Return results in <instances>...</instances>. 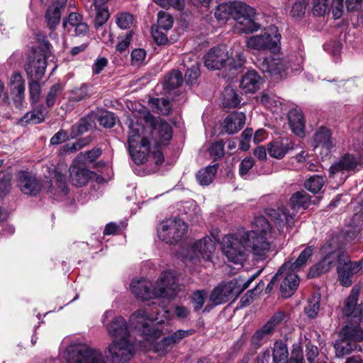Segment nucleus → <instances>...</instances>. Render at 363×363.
Segmentation results:
<instances>
[{
  "label": "nucleus",
  "instance_id": "nucleus-42",
  "mask_svg": "<svg viewBox=\"0 0 363 363\" xmlns=\"http://www.w3.org/2000/svg\"><path fill=\"white\" fill-rule=\"evenodd\" d=\"M261 103L272 111H277L281 106V102L277 96L272 94L263 92L260 97Z\"/></svg>",
  "mask_w": 363,
  "mask_h": 363
},
{
  "label": "nucleus",
  "instance_id": "nucleus-14",
  "mask_svg": "<svg viewBox=\"0 0 363 363\" xmlns=\"http://www.w3.org/2000/svg\"><path fill=\"white\" fill-rule=\"evenodd\" d=\"M353 330L350 329V325H346L339 333L340 339L334 344L335 355L337 357H343L348 355L357 348V342L354 337Z\"/></svg>",
  "mask_w": 363,
  "mask_h": 363
},
{
  "label": "nucleus",
  "instance_id": "nucleus-9",
  "mask_svg": "<svg viewBox=\"0 0 363 363\" xmlns=\"http://www.w3.org/2000/svg\"><path fill=\"white\" fill-rule=\"evenodd\" d=\"M281 35L278 33L277 28L272 26L264 30L260 35L250 37L246 42L248 48L264 50H276L280 43Z\"/></svg>",
  "mask_w": 363,
  "mask_h": 363
},
{
  "label": "nucleus",
  "instance_id": "nucleus-63",
  "mask_svg": "<svg viewBox=\"0 0 363 363\" xmlns=\"http://www.w3.org/2000/svg\"><path fill=\"white\" fill-rule=\"evenodd\" d=\"M193 334L192 330H178L171 335L168 336L174 346L180 342V341Z\"/></svg>",
  "mask_w": 363,
  "mask_h": 363
},
{
  "label": "nucleus",
  "instance_id": "nucleus-23",
  "mask_svg": "<svg viewBox=\"0 0 363 363\" xmlns=\"http://www.w3.org/2000/svg\"><path fill=\"white\" fill-rule=\"evenodd\" d=\"M296 148L294 143L288 139L276 140L267 145L269 155L276 159H281L290 150Z\"/></svg>",
  "mask_w": 363,
  "mask_h": 363
},
{
  "label": "nucleus",
  "instance_id": "nucleus-20",
  "mask_svg": "<svg viewBox=\"0 0 363 363\" xmlns=\"http://www.w3.org/2000/svg\"><path fill=\"white\" fill-rule=\"evenodd\" d=\"M46 67L47 62L45 55L41 52H35L29 57L26 70L31 78L39 80L43 77Z\"/></svg>",
  "mask_w": 363,
  "mask_h": 363
},
{
  "label": "nucleus",
  "instance_id": "nucleus-5",
  "mask_svg": "<svg viewBox=\"0 0 363 363\" xmlns=\"http://www.w3.org/2000/svg\"><path fill=\"white\" fill-rule=\"evenodd\" d=\"M66 363H106L101 351L82 344H72L62 352Z\"/></svg>",
  "mask_w": 363,
  "mask_h": 363
},
{
  "label": "nucleus",
  "instance_id": "nucleus-38",
  "mask_svg": "<svg viewBox=\"0 0 363 363\" xmlns=\"http://www.w3.org/2000/svg\"><path fill=\"white\" fill-rule=\"evenodd\" d=\"M52 6H50L45 15V19L48 26L50 30H55L60 23V8L62 6L55 4V1H51Z\"/></svg>",
  "mask_w": 363,
  "mask_h": 363
},
{
  "label": "nucleus",
  "instance_id": "nucleus-45",
  "mask_svg": "<svg viewBox=\"0 0 363 363\" xmlns=\"http://www.w3.org/2000/svg\"><path fill=\"white\" fill-rule=\"evenodd\" d=\"M90 126L91 123L89 118H81L76 124L72 126L70 132L71 138H75L78 135L83 134L88 130Z\"/></svg>",
  "mask_w": 363,
  "mask_h": 363
},
{
  "label": "nucleus",
  "instance_id": "nucleus-25",
  "mask_svg": "<svg viewBox=\"0 0 363 363\" xmlns=\"http://www.w3.org/2000/svg\"><path fill=\"white\" fill-rule=\"evenodd\" d=\"M152 284L147 280H133L130 284V290L135 296L142 301H147L154 298L155 296V286L152 289H150Z\"/></svg>",
  "mask_w": 363,
  "mask_h": 363
},
{
  "label": "nucleus",
  "instance_id": "nucleus-64",
  "mask_svg": "<svg viewBox=\"0 0 363 363\" xmlns=\"http://www.w3.org/2000/svg\"><path fill=\"white\" fill-rule=\"evenodd\" d=\"M254 164L255 161L252 157H247L244 158L240 164L239 172L240 175H246L250 169L252 168Z\"/></svg>",
  "mask_w": 363,
  "mask_h": 363
},
{
  "label": "nucleus",
  "instance_id": "nucleus-46",
  "mask_svg": "<svg viewBox=\"0 0 363 363\" xmlns=\"http://www.w3.org/2000/svg\"><path fill=\"white\" fill-rule=\"evenodd\" d=\"M150 103L153 108L164 116L169 115L172 111L170 102L165 99H153Z\"/></svg>",
  "mask_w": 363,
  "mask_h": 363
},
{
  "label": "nucleus",
  "instance_id": "nucleus-55",
  "mask_svg": "<svg viewBox=\"0 0 363 363\" xmlns=\"http://www.w3.org/2000/svg\"><path fill=\"white\" fill-rule=\"evenodd\" d=\"M82 22V17L77 13H71L67 19L63 21V26L67 29L68 31L72 32V29L78 24Z\"/></svg>",
  "mask_w": 363,
  "mask_h": 363
},
{
  "label": "nucleus",
  "instance_id": "nucleus-52",
  "mask_svg": "<svg viewBox=\"0 0 363 363\" xmlns=\"http://www.w3.org/2000/svg\"><path fill=\"white\" fill-rule=\"evenodd\" d=\"M157 17L158 29L167 30L172 27L173 18L171 15L164 11H160L157 14Z\"/></svg>",
  "mask_w": 363,
  "mask_h": 363
},
{
  "label": "nucleus",
  "instance_id": "nucleus-37",
  "mask_svg": "<svg viewBox=\"0 0 363 363\" xmlns=\"http://www.w3.org/2000/svg\"><path fill=\"white\" fill-rule=\"evenodd\" d=\"M217 167V164H213L199 170L196 174V179L198 182L203 186L210 184L213 182L216 174Z\"/></svg>",
  "mask_w": 363,
  "mask_h": 363
},
{
  "label": "nucleus",
  "instance_id": "nucleus-53",
  "mask_svg": "<svg viewBox=\"0 0 363 363\" xmlns=\"http://www.w3.org/2000/svg\"><path fill=\"white\" fill-rule=\"evenodd\" d=\"M200 75L199 65L195 62L190 68H188L185 73V82L189 84L196 82Z\"/></svg>",
  "mask_w": 363,
  "mask_h": 363
},
{
  "label": "nucleus",
  "instance_id": "nucleus-22",
  "mask_svg": "<svg viewBox=\"0 0 363 363\" xmlns=\"http://www.w3.org/2000/svg\"><path fill=\"white\" fill-rule=\"evenodd\" d=\"M282 279L280 284V291L284 298L291 296L298 289L299 278L292 269L284 270L283 274L279 277Z\"/></svg>",
  "mask_w": 363,
  "mask_h": 363
},
{
  "label": "nucleus",
  "instance_id": "nucleus-50",
  "mask_svg": "<svg viewBox=\"0 0 363 363\" xmlns=\"http://www.w3.org/2000/svg\"><path fill=\"white\" fill-rule=\"evenodd\" d=\"M320 308V296L318 294L313 295L308 301V305L305 308L306 314L310 318H315L318 314Z\"/></svg>",
  "mask_w": 363,
  "mask_h": 363
},
{
  "label": "nucleus",
  "instance_id": "nucleus-47",
  "mask_svg": "<svg viewBox=\"0 0 363 363\" xmlns=\"http://www.w3.org/2000/svg\"><path fill=\"white\" fill-rule=\"evenodd\" d=\"M324 183L325 181L323 177L315 175L307 179L304 183V186L308 191L313 193H317L323 186Z\"/></svg>",
  "mask_w": 363,
  "mask_h": 363
},
{
  "label": "nucleus",
  "instance_id": "nucleus-36",
  "mask_svg": "<svg viewBox=\"0 0 363 363\" xmlns=\"http://www.w3.org/2000/svg\"><path fill=\"white\" fill-rule=\"evenodd\" d=\"M245 62V57L243 56L242 49L239 45H234L229 53V60L227 64L232 69L241 67Z\"/></svg>",
  "mask_w": 363,
  "mask_h": 363
},
{
  "label": "nucleus",
  "instance_id": "nucleus-61",
  "mask_svg": "<svg viewBox=\"0 0 363 363\" xmlns=\"http://www.w3.org/2000/svg\"><path fill=\"white\" fill-rule=\"evenodd\" d=\"M89 96L88 86L85 84L82 85L80 87L74 89L72 91V100L74 101H79L85 99Z\"/></svg>",
  "mask_w": 363,
  "mask_h": 363
},
{
  "label": "nucleus",
  "instance_id": "nucleus-28",
  "mask_svg": "<svg viewBox=\"0 0 363 363\" xmlns=\"http://www.w3.org/2000/svg\"><path fill=\"white\" fill-rule=\"evenodd\" d=\"M235 284L233 282L220 284L216 287L210 295V301L215 305L227 302L234 293Z\"/></svg>",
  "mask_w": 363,
  "mask_h": 363
},
{
  "label": "nucleus",
  "instance_id": "nucleus-17",
  "mask_svg": "<svg viewBox=\"0 0 363 363\" xmlns=\"http://www.w3.org/2000/svg\"><path fill=\"white\" fill-rule=\"evenodd\" d=\"M286 319L287 315L284 311H277L261 328L254 333L251 339L252 343L258 344L260 341L272 335L276 328L285 322Z\"/></svg>",
  "mask_w": 363,
  "mask_h": 363
},
{
  "label": "nucleus",
  "instance_id": "nucleus-40",
  "mask_svg": "<svg viewBox=\"0 0 363 363\" xmlns=\"http://www.w3.org/2000/svg\"><path fill=\"white\" fill-rule=\"evenodd\" d=\"M183 82L182 74L178 70L172 72L165 79L164 89L169 91L179 87Z\"/></svg>",
  "mask_w": 363,
  "mask_h": 363
},
{
  "label": "nucleus",
  "instance_id": "nucleus-24",
  "mask_svg": "<svg viewBox=\"0 0 363 363\" xmlns=\"http://www.w3.org/2000/svg\"><path fill=\"white\" fill-rule=\"evenodd\" d=\"M106 331L113 339L130 338L125 320L122 316L116 317L106 326Z\"/></svg>",
  "mask_w": 363,
  "mask_h": 363
},
{
  "label": "nucleus",
  "instance_id": "nucleus-48",
  "mask_svg": "<svg viewBox=\"0 0 363 363\" xmlns=\"http://www.w3.org/2000/svg\"><path fill=\"white\" fill-rule=\"evenodd\" d=\"M134 18L132 14L127 12L118 13L116 16V23L121 29H128L133 24Z\"/></svg>",
  "mask_w": 363,
  "mask_h": 363
},
{
  "label": "nucleus",
  "instance_id": "nucleus-39",
  "mask_svg": "<svg viewBox=\"0 0 363 363\" xmlns=\"http://www.w3.org/2000/svg\"><path fill=\"white\" fill-rule=\"evenodd\" d=\"M288 356L286 345L281 341L275 342L272 350L273 363H284L287 360Z\"/></svg>",
  "mask_w": 363,
  "mask_h": 363
},
{
  "label": "nucleus",
  "instance_id": "nucleus-33",
  "mask_svg": "<svg viewBox=\"0 0 363 363\" xmlns=\"http://www.w3.org/2000/svg\"><path fill=\"white\" fill-rule=\"evenodd\" d=\"M288 120L292 132L298 136L304 135L305 119L298 109H292L288 113Z\"/></svg>",
  "mask_w": 363,
  "mask_h": 363
},
{
  "label": "nucleus",
  "instance_id": "nucleus-2",
  "mask_svg": "<svg viewBox=\"0 0 363 363\" xmlns=\"http://www.w3.org/2000/svg\"><path fill=\"white\" fill-rule=\"evenodd\" d=\"M252 227V230L246 231L247 247L255 259H266L275 250L273 240L277 238V232L263 216L256 217Z\"/></svg>",
  "mask_w": 363,
  "mask_h": 363
},
{
  "label": "nucleus",
  "instance_id": "nucleus-51",
  "mask_svg": "<svg viewBox=\"0 0 363 363\" xmlns=\"http://www.w3.org/2000/svg\"><path fill=\"white\" fill-rule=\"evenodd\" d=\"M313 13L318 16H323L329 11L330 0H312Z\"/></svg>",
  "mask_w": 363,
  "mask_h": 363
},
{
  "label": "nucleus",
  "instance_id": "nucleus-43",
  "mask_svg": "<svg viewBox=\"0 0 363 363\" xmlns=\"http://www.w3.org/2000/svg\"><path fill=\"white\" fill-rule=\"evenodd\" d=\"M240 103L235 91L231 87H226L223 94V104L225 107L234 108Z\"/></svg>",
  "mask_w": 363,
  "mask_h": 363
},
{
  "label": "nucleus",
  "instance_id": "nucleus-8",
  "mask_svg": "<svg viewBox=\"0 0 363 363\" xmlns=\"http://www.w3.org/2000/svg\"><path fill=\"white\" fill-rule=\"evenodd\" d=\"M187 225L180 218L163 221L157 229L158 237L166 243L178 242L187 232Z\"/></svg>",
  "mask_w": 363,
  "mask_h": 363
},
{
  "label": "nucleus",
  "instance_id": "nucleus-10",
  "mask_svg": "<svg viewBox=\"0 0 363 363\" xmlns=\"http://www.w3.org/2000/svg\"><path fill=\"white\" fill-rule=\"evenodd\" d=\"M180 291L176 274L172 271L162 272L155 284L156 297L174 298Z\"/></svg>",
  "mask_w": 363,
  "mask_h": 363
},
{
  "label": "nucleus",
  "instance_id": "nucleus-29",
  "mask_svg": "<svg viewBox=\"0 0 363 363\" xmlns=\"http://www.w3.org/2000/svg\"><path fill=\"white\" fill-rule=\"evenodd\" d=\"M354 268V262H352L347 255V262H342L340 265H337V271L338 274V279L340 284L343 286H350L352 284V276L355 274L361 272L357 268L356 270Z\"/></svg>",
  "mask_w": 363,
  "mask_h": 363
},
{
  "label": "nucleus",
  "instance_id": "nucleus-11",
  "mask_svg": "<svg viewBox=\"0 0 363 363\" xmlns=\"http://www.w3.org/2000/svg\"><path fill=\"white\" fill-rule=\"evenodd\" d=\"M264 72L271 76L282 77L289 67L292 70L298 71L301 69L300 63L291 65L287 57L279 55H272L265 57L259 65Z\"/></svg>",
  "mask_w": 363,
  "mask_h": 363
},
{
  "label": "nucleus",
  "instance_id": "nucleus-15",
  "mask_svg": "<svg viewBox=\"0 0 363 363\" xmlns=\"http://www.w3.org/2000/svg\"><path fill=\"white\" fill-rule=\"evenodd\" d=\"M359 164V161L357 157L347 153L331 165L329 169L330 177L334 178L340 174L341 179L345 180L356 170Z\"/></svg>",
  "mask_w": 363,
  "mask_h": 363
},
{
  "label": "nucleus",
  "instance_id": "nucleus-4",
  "mask_svg": "<svg viewBox=\"0 0 363 363\" xmlns=\"http://www.w3.org/2000/svg\"><path fill=\"white\" fill-rule=\"evenodd\" d=\"M222 250L228 259L235 264H242L247 258V237L245 230L226 235L222 240Z\"/></svg>",
  "mask_w": 363,
  "mask_h": 363
},
{
  "label": "nucleus",
  "instance_id": "nucleus-62",
  "mask_svg": "<svg viewBox=\"0 0 363 363\" xmlns=\"http://www.w3.org/2000/svg\"><path fill=\"white\" fill-rule=\"evenodd\" d=\"M133 35V31H129L124 36L118 38V42L116 46V49L121 52L128 48L132 40Z\"/></svg>",
  "mask_w": 363,
  "mask_h": 363
},
{
  "label": "nucleus",
  "instance_id": "nucleus-58",
  "mask_svg": "<svg viewBox=\"0 0 363 363\" xmlns=\"http://www.w3.org/2000/svg\"><path fill=\"white\" fill-rule=\"evenodd\" d=\"M206 297L207 293L205 291H197L193 294L191 301L196 311L202 308Z\"/></svg>",
  "mask_w": 363,
  "mask_h": 363
},
{
  "label": "nucleus",
  "instance_id": "nucleus-41",
  "mask_svg": "<svg viewBox=\"0 0 363 363\" xmlns=\"http://www.w3.org/2000/svg\"><path fill=\"white\" fill-rule=\"evenodd\" d=\"M101 155V150L99 148H94L91 150L79 153L74 160V162L86 164L95 161Z\"/></svg>",
  "mask_w": 363,
  "mask_h": 363
},
{
  "label": "nucleus",
  "instance_id": "nucleus-27",
  "mask_svg": "<svg viewBox=\"0 0 363 363\" xmlns=\"http://www.w3.org/2000/svg\"><path fill=\"white\" fill-rule=\"evenodd\" d=\"M80 164L79 162H74V160L69 168L70 181L73 185L77 186L86 184L93 173L85 167H81Z\"/></svg>",
  "mask_w": 363,
  "mask_h": 363
},
{
  "label": "nucleus",
  "instance_id": "nucleus-49",
  "mask_svg": "<svg viewBox=\"0 0 363 363\" xmlns=\"http://www.w3.org/2000/svg\"><path fill=\"white\" fill-rule=\"evenodd\" d=\"M96 11V18L94 20V26L99 28L103 26L109 18L108 7L106 5L102 6H94Z\"/></svg>",
  "mask_w": 363,
  "mask_h": 363
},
{
  "label": "nucleus",
  "instance_id": "nucleus-30",
  "mask_svg": "<svg viewBox=\"0 0 363 363\" xmlns=\"http://www.w3.org/2000/svg\"><path fill=\"white\" fill-rule=\"evenodd\" d=\"M262 79L255 70L248 71L241 79L240 86L245 93L255 92L260 88Z\"/></svg>",
  "mask_w": 363,
  "mask_h": 363
},
{
  "label": "nucleus",
  "instance_id": "nucleus-35",
  "mask_svg": "<svg viewBox=\"0 0 363 363\" xmlns=\"http://www.w3.org/2000/svg\"><path fill=\"white\" fill-rule=\"evenodd\" d=\"M311 203V197L304 191L294 193L290 199V205L294 210L306 209Z\"/></svg>",
  "mask_w": 363,
  "mask_h": 363
},
{
  "label": "nucleus",
  "instance_id": "nucleus-3",
  "mask_svg": "<svg viewBox=\"0 0 363 363\" xmlns=\"http://www.w3.org/2000/svg\"><path fill=\"white\" fill-rule=\"evenodd\" d=\"M255 12L253 8L242 1H234L219 4L215 11V17L218 21L233 18L236 21L235 29L238 33H252L259 28L255 21Z\"/></svg>",
  "mask_w": 363,
  "mask_h": 363
},
{
  "label": "nucleus",
  "instance_id": "nucleus-54",
  "mask_svg": "<svg viewBox=\"0 0 363 363\" xmlns=\"http://www.w3.org/2000/svg\"><path fill=\"white\" fill-rule=\"evenodd\" d=\"M146 51L142 48L134 49L131 52L130 62L133 66H140L144 64L146 58Z\"/></svg>",
  "mask_w": 363,
  "mask_h": 363
},
{
  "label": "nucleus",
  "instance_id": "nucleus-32",
  "mask_svg": "<svg viewBox=\"0 0 363 363\" xmlns=\"http://www.w3.org/2000/svg\"><path fill=\"white\" fill-rule=\"evenodd\" d=\"M347 255L341 249L335 250L327 253L321 260V262L325 267V270L328 272L334 267H337V265H340L342 262H347Z\"/></svg>",
  "mask_w": 363,
  "mask_h": 363
},
{
  "label": "nucleus",
  "instance_id": "nucleus-21",
  "mask_svg": "<svg viewBox=\"0 0 363 363\" xmlns=\"http://www.w3.org/2000/svg\"><path fill=\"white\" fill-rule=\"evenodd\" d=\"M269 216L277 227V235H281L284 227L291 228L295 223L294 217L289 213V210L285 207H281L277 209H271Z\"/></svg>",
  "mask_w": 363,
  "mask_h": 363
},
{
  "label": "nucleus",
  "instance_id": "nucleus-12",
  "mask_svg": "<svg viewBox=\"0 0 363 363\" xmlns=\"http://www.w3.org/2000/svg\"><path fill=\"white\" fill-rule=\"evenodd\" d=\"M216 250V241L211 237L206 236L196 241L188 252L186 258L194 264L211 261Z\"/></svg>",
  "mask_w": 363,
  "mask_h": 363
},
{
  "label": "nucleus",
  "instance_id": "nucleus-57",
  "mask_svg": "<svg viewBox=\"0 0 363 363\" xmlns=\"http://www.w3.org/2000/svg\"><path fill=\"white\" fill-rule=\"evenodd\" d=\"M62 89V87L60 84H55L50 87L46 97V104L48 107H51L55 104L57 96Z\"/></svg>",
  "mask_w": 363,
  "mask_h": 363
},
{
  "label": "nucleus",
  "instance_id": "nucleus-18",
  "mask_svg": "<svg viewBox=\"0 0 363 363\" xmlns=\"http://www.w3.org/2000/svg\"><path fill=\"white\" fill-rule=\"evenodd\" d=\"M229 52L226 46L219 45L213 48L206 55L205 65L208 69H219L227 65Z\"/></svg>",
  "mask_w": 363,
  "mask_h": 363
},
{
  "label": "nucleus",
  "instance_id": "nucleus-7",
  "mask_svg": "<svg viewBox=\"0 0 363 363\" xmlns=\"http://www.w3.org/2000/svg\"><path fill=\"white\" fill-rule=\"evenodd\" d=\"M153 321L162 323L164 320H159L157 311H152L150 306L138 309L130 316L129 319L130 325L140 331L143 335L146 336L147 340H150L153 335L150 327V323Z\"/></svg>",
  "mask_w": 363,
  "mask_h": 363
},
{
  "label": "nucleus",
  "instance_id": "nucleus-31",
  "mask_svg": "<svg viewBox=\"0 0 363 363\" xmlns=\"http://www.w3.org/2000/svg\"><path fill=\"white\" fill-rule=\"evenodd\" d=\"M245 115L242 113H234L228 116L223 123V128L229 134L239 131L245 123Z\"/></svg>",
  "mask_w": 363,
  "mask_h": 363
},
{
  "label": "nucleus",
  "instance_id": "nucleus-13",
  "mask_svg": "<svg viewBox=\"0 0 363 363\" xmlns=\"http://www.w3.org/2000/svg\"><path fill=\"white\" fill-rule=\"evenodd\" d=\"M359 295V289L354 286L351 292L345 301L343 306L341 309L342 315L347 321V325L358 324L360 323L362 317V303H358V297Z\"/></svg>",
  "mask_w": 363,
  "mask_h": 363
},
{
  "label": "nucleus",
  "instance_id": "nucleus-44",
  "mask_svg": "<svg viewBox=\"0 0 363 363\" xmlns=\"http://www.w3.org/2000/svg\"><path fill=\"white\" fill-rule=\"evenodd\" d=\"M45 119L44 113L39 110H34L25 114L18 121L19 124H38Z\"/></svg>",
  "mask_w": 363,
  "mask_h": 363
},
{
  "label": "nucleus",
  "instance_id": "nucleus-59",
  "mask_svg": "<svg viewBox=\"0 0 363 363\" xmlns=\"http://www.w3.org/2000/svg\"><path fill=\"white\" fill-rule=\"evenodd\" d=\"M171 342L168 336L164 337L155 345L156 351L160 354L167 353L174 347V345Z\"/></svg>",
  "mask_w": 363,
  "mask_h": 363
},
{
  "label": "nucleus",
  "instance_id": "nucleus-34",
  "mask_svg": "<svg viewBox=\"0 0 363 363\" xmlns=\"http://www.w3.org/2000/svg\"><path fill=\"white\" fill-rule=\"evenodd\" d=\"M314 251L312 246L306 247L299 255L294 262L289 261L284 263L281 267L284 270L292 269L297 270L305 266L309 258L311 257Z\"/></svg>",
  "mask_w": 363,
  "mask_h": 363
},
{
  "label": "nucleus",
  "instance_id": "nucleus-19",
  "mask_svg": "<svg viewBox=\"0 0 363 363\" xmlns=\"http://www.w3.org/2000/svg\"><path fill=\"white\" fill-rule=\"evenodd\" d=\"M334 147L332 134L328 129L321 127L314 135L313 147L322 156H328Z\"/></svg>",
  "mask_w": 363,
  "mask_h": 363
},
{
  "label": "nucleus",
  "instance_id": "nucleus-6",
  "mask_svg": "<svg viewBox=\"0 0 363 363\" xmlns=\"http://www.w3.org/2000/svg\"><path fill=\"white\" fill-rule=\"evenodd\" d=\"M106 352L112 363H126L133 357L135 345L131 338H116L108 345Z\"/></svg>",
  "mask_w": 363,
  "mask_h": 363
},
{
  "label": "nucleus",
  "instance_id": "nucleus-56",
  "mask_svg": "<svg viewBox=\"0 0 363 363\" xmlns=\"http://www.w3.org/2000/svg\"><path fill=\"white\" fill-rule=\"evenodd\" d=\"M100 125L105 128H111L116 123V118L113 113L109 111L102 112L98 117Z\"/></svg>",
  "mask_w": 363,
  "mask_h": 363
},
{
  "label": "nucleus",
  "instance_id": "nucleus-60",
  "mask_svg": "<svg viewBox=\"0 0 363 363\" xmlns=\"http://www.w3.org/2000/svg\"><path fill=\"white\" fill-rule=\"evenodd\" d=\"M55 179L58 194L63 196L67 195L68 194V188L66 184L65 176L60 173H56L55 175Z\"/></svg>",
  "mask_w": 363,
  "mask_h": 363
},
{
  "label": "nucleus",
  "instance_id": "nucleus-16",
  "mask_svg": "<svg viewBox=\"0 0 363 363\" xmlns=\"http://www.w3.org/2000/svg\"><path fill=\"white\" fill-rule=\"evenodd\" d=\"M17 186L22 193L36 196L43 188L41 181L35 174L28 171H20L16 174Z\"/></svg>",
  "mask_w": 363,
  "mask_h": 363
},
{
  "label": "nucleus",
  "instance_id": "nucleus-26",
  "mask_svg": "<svg viewBox=\"0 0 363 363\" xmlns=\"http://www.w3.org/2000/svg\"><path fill=\"white\" fill-rule=\"evenodd\" d=\"M9 86L16 106L21 105L25 96V82L20 73L11 74Z\"/></svg>",
  "mask_w": 363,
  "mask_h": 363
},
{
  "label": "nucleus",
  "instance_id": "nucleus-1",
  "mask_svg": "<svg viewBox=\"0 0 363 363\" xmlns=\"http://www.w3.org/2000/svg\"><path fill=\"white\" fill-rule=\"evenodd\" d=\"M143 122L158 134L162 143H167L172 138L170 125L165 121L156 120L149 111L142 108L133 112V118L130 119L128 136L129 153L137 164L145 163L150 157L156 164H161L164 161L163 154L157 143L155 142L152 146L151 139L143 135Z\"/></svg>",
  "mask_w": 363,
  "mask_h": 363
}]
</instances>
